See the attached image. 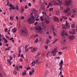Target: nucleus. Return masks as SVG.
Returning a JSON list of instances; mask_svg holds the SVG:
<instances>
[{
	"label": "nucleus",
	"instance_id": "1",
	"mask_svg": "<svg viewBox=\"0 0 77 77\" xmlns=\"http://www.w3.org/2000/svg\"><path fill=\"white\" fill-rule=\"evenodd\" d=\"M53 3L54 5H61L62 4V2L59 0H57L56 1L55 0H53V1H51L48 4V6H53Z\"/></svg>",
	"mask_w": 77,
	"mask_h": 77
},
{
	"label": "nucleus",
	"instance_id": "2",
	"mask_svg": "<svg viewBox=\"0 0 77 77\" xmlns=\"http://www.w3.org/2000/svg\"><path fill=\"white\" fill-rule=\"evenodd\" d=\"M20 34L21 35L24 36H26L27 34H28V32L26 28L24 27L20 31Z\"/></svg>",
	"mask_w": 77,
	"mask_h": 77
},
{
	"label": "nucleus",
	"instance_id": "3",
	"mask_svg": "<svg viewBox=\"0 0 77 77\" xmlns=\"http://www.w3.org/2000/svg\"><path fill=\"white\" fill-rule=\"evenodd\" d=\"M35 30L37 31L40 34H42L43 33V30L41 27V26H38L35 29Z\"/></svg>",
	"mask_w": 77,
	"mask_h": 77
},
{
	"label": "nucleus",
	"instance_id": "4",
	"mask_svg": "<svg viewBox=\"0 0 77 77\" xmlns=\"http://www.w3.org/2000/svg\"><path fill=\"white\" fill-rule=\"evenodd\" d=\"M27 21H28V23H29V24H31V23H34L35 22L34 18L33 17V15H32L31 17L27 19Z\"/></svg>",
	"mask_w": 77,
	"mask_h": 77
},
{
	"label": "nucleus",
	"instance_id": "5",
	"mask_svg": "<svg viewBox=\"0 0 77 77\" xmlns=\"http://www.w3.org/2000/svg\"><path fill=\"white\" fill-rule=\"evenodd\" d=\"M71 14H72L73 15H76L77 14V10L76 9H73L72 11L71 12H69L68 13V15H70Z\"/></svg>",
	"mask_w": 77,
	"mask_h": 77
},
{
	"label": "nucleus",
	"instance_id": "6",
	"mask_svg": "<svg viewBox=\"0 0 77 77\" xmlns=\"http://www.w3.org/2000/svg\"><path fill=\"white\" fill-rule=\"evenodd\" d=\"M70 26L69 25V23L67 21L66 22V25H63V29H69Z\"/></svg>",
	"mask_w": 77,
	"mask_h": 77
},
{
	"label": "nucleus",
	"instance_id": "7",
	"mask_svg": "<svg viewBox=\"0 0 77 77\" xmlns=\"http://www.w3.org/2000/svg\"><path fill=\"white\" fill-rule=\"evenodd\" d=\"M57 52V48H55L52 51L51 54L53 55V56H56V54Z\"/></svg>",
	"mask_w": 77,
	"mask_h": 77
},
{
	"label": "nucleus",
	"instance_id": "8",
	"mask_svg": "<svg viewBox=\"0 0 77 77\" xmlns=\"http://www.w3.org/2000/svg\"><path fill=\"white\" fill-rule=\"evenodd\" d=\"M29 49H31V51L32 53H35V52L36 51V50H37L36 48L33 47H30L29 48Z\"/></svg>",
	"mask_w": 77,
	"mask_h": 77
},
{
	"label": "nucleus",
	"instance_id": "9",
	"mask_svg": "<svg viewBox=\"0 0 77 77\" xmlns=\"http://www.w3.org/2000/svg\"><path fill=\"white\" fill-rule=\"evenodd\" d=\"M65 35H66V36H68V34L66 32V31L65 30H63V31L62 34V37L63 38H65Z\"/></svg>",
	"mask_w": 77,
	"mask_h": 77
},
{
	"label": "nucleus",
	"instance_id": "10",
	"mask_svg": "<svg viewBox=\"0 0 77 77\" xmlns=\"http://www.w3.org/2000/svg\"><path fill=\"white\" fill-rule=\"evenodd\" d=\"M45 21L46 24H48V23H50V20H50V18H49V17H45Z\"/></svg>",
	"mask_w": 77,
	"mask_h": 77
},
{
	"label": "nucleus",
	"instance_id": "11",
	"mask_svg": "<svg viewBox=\"0 0 77 77\" xmlns=\"http://www.w3.org/2000/svg\"><path fill=\"white\" fill-rule=\"evenodd\" d=\"M69 11H70V10L69 8V7L67 8L66 9L64 10L63 11V12L64 14H66L67 12H68V13L69 12Z\"/></svg>",
	"mask_w": 77,
	"mask_h": 77
},
{
	"label": "nucleus",
	"instance_id": "12",
	"mask_svg": "<svg viewBox=\"0 0 77 77\" xmlns=\"http://www.w3.org/2000/svg\"><path fill=\"white\" fill-rule=\"evenodd\" d=\"M71 0H66L65 1V3L66 5H69L70 4H71Z\"/></svg>",
	"mask_w": 77,
	"mask_h": 77
},
{
	"label": "nucleus",
	"instance_id": "13",
	"mask_svg": "<svg viewBox=\"0 0 77 77\" xmlns=\"http://www.w3.org/2000/svg\"><path fill=\"white\" fill-rule=\"evenodd\" d=\"M34 72H35V69H32V71H30L29 73V75L32 76V74H34Z\"/></svg>",
	"mask_w": 77,
	"mask_h": 77
},
{
	"label": "nucleus",
	"instance_id": "14",
	"mask_svg": "<svg viewBox=\"0 0 77 77\" xmlns=\"http://www.w3.org/2000/svg\"><path fill=\"white\" fill-rule=\"evenodd\" d=\"M69 33L70 34H72V35H74L75 33V31L74 29H73L72 31H69Z\"/></svg>",
	"mask_w": 77,
	"mask_h": 77
},
{
	"label": "nucleus",
	"instance_id": "15",
	"mask_svg": "<svg viewBox=\"0 0 77 77\" xmlns=\"http://www.w3.org/2000/svg\"><path fill=\"white\" fill-rule=\"evenodd\" d=\"M68 38L71 41H72L75 38V36L73 35H70L69 36Z\"/></svg>",
	"mask_w": 77,
	"mask_h": 77
},
{
	"label": "nucleus",
	"instance_id": "16",
	"mask_svg": "<svg viewBox=\"0 0 77 77\" xmlns=\"http://www.w3.org/2000/svg\"><path fill=\"white\" fill-rule=\"evenodd\" d=\"M10 59H8V62H9L10 65H11V64H12V62L11 61V60H12L13 58L12 57H10Z\"/></svg>",
	"mask_w": 77,
	"mask_h": 77
},
{
	"label": "nucleus",
	"instance_id": "17",
	"mask_svg": "<svg viewBox=\"0 0 77 77\" xmlns=\"http://www.w3.org/2000/svg\"><path fill=\"white\" fill-rule=\"evenodd\" d=\"M53 18L54 21H57V22H59V20H58V18L56 16H54L53 17Z\"/></svg>",
	"mask_w": 77,
	"mask_h": 77
},
{
	"label": "nucleus",
	"instance_id": "18",
	"mask_svg": "<svg viewBox=\"0 0 77 77\" xmlns=\"http://www.w3.org/2000/svg\"><path fill=\"white\" fill-rule=\"evenodd\" d=\"M19 54L18 55V57H19L20 56V54L21 53V48H20L19 47Z\"/></svg>",
	"mask_w": 77,
	"mask_h": 77
},
{
	"label": "nucleus",
	"instance_id": "19",
	"mask_svg": "<svg viewBox=\"0 0 77 77\" xmlns=\"http://www.w3.org/2000/svg\"><path fill=\"white\" fill-rule=\"evenodd\" d=\"M9 6L10 8H9L10 10H12V9L13 8V5L12 4H9Z\"/></svg>",
	"mask_w": 77,
	"mask_h": 77
},
{
	"label": "nucleus",
	"instance_id": "20",
	"mask_svg": "<svg viewBox=\"0 0 77 77\" xmlns=\"http://www.w3.org/2000/svg\"><path fill=\"white\" fill-rule=\"evenodd\" d=\"M42 26L44 29H45L46 28H47V26H46V25H45V24H44V23L42 24Z\"/></svg>",
	"mask_w": 77,
	"mask_h": 77
},
{
	"label": "nucleus",
	"instance_id": "21",
	"mask_svg": "<svg viewBox=\"0 0 77 77\" xmlns=\"http://www.w3.org/2000/svg\"><path fill=\"white\" fill-rule=\"evenodd\" d=\"M51 51H49V52L46 55V56L47 57H48V56H50V55H51Z\"/></svg>",
	"mask_w": 77,
	"mask_h": 77
},
{
	"label": "nucleus",
	"instance_id": "22",
	"mask_svg": "<svg viewBox=\"0 0 77 77\" xmlns=\"http://www.w3.org/2000/svg\"><path fill=\"white\" fill-rule=\"evenodd\" d=\"M30 49V48H27V46H26V47H25V51L26 52H27L28 51V50H29Z\"/></svg>",
	"mask_w": 77,
	"mask_h": 77
},
{
	"label": "nucleus",
	"instance_id": "23",
	"mask_svg": "<svg viewBox=\"0 0 77 77\" xmlns=\"http://www.w3.org/2000/svg\"><path fill=\"white\" fill-rule=\"evenodd\" d=\"M63 60H61L60 61V66H61L63 65Z\"/></svg>",
	"mask_w": 77,
	"mask_h": 77
},
{
	"label": "nucleus",
	"instance_id": "24",
	"mask_svg": "<svg viewBox=\"0 0 77 77\" xmlns=\"http://www.w3.org/2000/svg\"><path fill=\"white\" fill-rule=\"evenodd\" d=\"M13 33H14V32H16V31H17V29L14 28L13 29H12Z\"/></svg>",
	"mask_w": 77,
	"mask_h": 77
},
{
	"label": "nucleus",
	"instance_id": "25",
	"mask_svg": "<svg viewBox=\"0 0 77 77\" xmlns=\"http://www.w3.org/2000/svg\"><path fill=\"white\" fill-rule=\"evenodd\" d=\"M56 14L57 15H60V12L59 11H57L56 12Z\"/></svg>",
	"mask_w": 77,
	"mask_h": 77
},
{
	"label": "nucleus",
	"instance_id": "26",
	"mask_svg": "<svg viewBox=\"0 0 77 77\" xmlns=\"http://www.w3.org/2000/svg\"><path fill=\"white\" fill-rule=\"evenodd\" d=\"M50 42V40L49 39H47V41L46 42V44H48V43Z\"/></svg>",
	"mask_w": 77,
	"mask_h": 77
},
{
	"label": "nucleus",
	"instance_id": "27",
	"mask_svg": "<svg viewBox=\"0 0 77 77\" xmlns=\"http://www.w3.org/2000/svg\"><path fill=\"white\" fill-rule=\"evenodd\" d=\"M27 75V74H26V71H25V72L22 73V75Z\"/></svg>",
	"mask_w": 77,
	"mask_h": 77
},
{
	"label": "nucleus",
	"instance_id": "28",
	"mask_svg": "<svg viewBox=\"0 0 77 77\" xmlns=\"http://www.w3.org/2000/svg\"><path fill=\"white\" fill-rule=\"evenodd\" d=\"M36 62H35V61L32 62V66H34L35 65V64H36Z\"/></svg>",
	"mask_w": 77,
	"mask_h": 77
},
{
	"label": "nucleus",
	"instance_id": "29",
	"mask_svg": "<svg viewBox=\"0 0 77 77\" xmlns=\"http://www.w3.org/2000/svg\"><path fill=\"white\" fill-rule=\"evenodd\" d=\"M62 18H63V19H64V20H67V19L68 18V17L66 16H62Z\"/></svg>",
	"mask_w": 77,
	"mask_h": 77
},
{
	"label": "nucleus",
	"instance_id": "30",
	"mask_svg": "<svg viewBox=\"0 0 77 77\" xmlns=\"http://www.w3.org/2000/svg\"><path fill=\"white\" fill-rule=\"evenodd\" d=\"M35 63H36L39 64V63H40V62H39V61H38V60H35Z\"/></svg>",
	"mask_w": 77,
	"mask_h": 77
},
{
	"label": "nucleus",
	"instance_id": "31",
	"mask_svg": "<svg viewBox=\"0 0 77 77\" xmlns=\"http://www.w3.org/2000/svg\"><path fill=\"white\" fill-rule=\"evenodd\" d=\"M61 42L62 44H65V40H62Z\"/></svg>",
	"mask_w": 77,
	"mask_h": 77
},
{
	"label": "nucleus",
	"instance_id": "32",
	"mask_svg": "<svg viewBox=\"0 0 77 77\" xmlns=\"http://www.w3.org/2000/svg\"><path fill=\"white\" fill-rule=\"evenodd\" d=\"M10 19L11 21H13L14 20V17L12 16H11L10 17Z\"/></svg>",
	"mask_w": 77,
	"mask_h": 77
},
{
	"label": "nucleus",
	"instance_id": "33",
	"mask_svg": "<svg viewBox=\"0 0 77 77\" xmlns=\"http://www.w3.org/2000/svg\"><path fill=\"white\" fill-rule=\"evenodd\" d=\"M58 40H59V39H55L52 43V44H54V43H55V42H57V41Z\"/></svg>",
	"mask_w": 77,
	"mask_h": 77
},
{
	"label": "nucleus",
	"instance_id": "34",
	"mask_svg": "<svg viewBox=\"0 0 77 77\" xmlns=\"http://www.w3.org/2000/svg\"><path fill=\"white\" fill-rule=\"evenodd\" d=\"M43 17H44L42 16H41L40 17V20L42 21H44V19L43 18Z\"/></svg>",
	"mask_w": 77,
	"mask_h": 77
},
{
	"label": "nucleus",
	"instance_id": "35",
	"mask_svg": "<svg viewBox=\"0 0 77 77\" xmlns=\"http://www.w3.org/2000/svg\"><path fill=\"white\" fill-rule=\"evenodd\" d=\"M51 30L52 31H54V30H55L54 28V27L53 26H51Z\"/></svg>",
	"mask_w": 77,
	"mask_h": 77
},
{
	"label": "nucleus",
	"instance_id": "36",
	"mask_svg": "<svg viewBox=\"0 0 77 77\" xmlns=\"http://www.w3.org/2000/svg\"><path fill=\"white\" fill-rule=\"evenodd\" d=\"M16 10H17V11H19V7H18V5H17L16 6Z\"/></svg>",
	"mask_w": 77,
	"mask_h": 77
},
{
	"label": "nucleus",
	"instance_id": "37",
	"mask_svg": "<svg viewBox=\"0 0 77 77\" xmlns=\"http://www.w3.org/2000/svg\"><path fill=\"white\" fill-rule=\"evenodd\" d=\"M13 73H14L15 75H17V72L16 71V70H14L13 71Z\"/></svg>",
	"mask_w": 77,
	"mask_h": 77
},
{
	"label": "nucleus",
	"instance_id": "38",
	"mask_svg": "<svg viewBox=\"0 0 77 77\" xmlns=\"http://www.w3.org/2000/svg\"><path fill=\"white\" fill-rule=\"evenodd\" d=\"M41 54V52H38L37 54V56H40Z\"/></svg>",
	"mask_w": 77,
	"mask_h": 77
},
{
	"label": "nucleus",
	"instance_id": "39",
	"mask_svg": "<svg viewBox=\"0 0 77 77\" xmlns=\"http://www.w3.org/2000/svg\"><path fill=\"white\" fill-rule=\"evenodd\" d=\"M72 28H74L75 27V24H73L71 26Z\"/></svg>",
	"mask_w": 77,
	"mask_h": 77
},
{
	"label": "nucleus",
	"instance_id": "40",
	"mask_svg": "<svg viewBox=\"0 0 77 77\" xmlns=\"http://www.w3.org/2000/svg\"><path fill=\"white\" fill-rule=\"evenodd\" d=\"M19 67L18 66H17L16 67V69L17 71H18L19 70Z\"/></svg>",
	"mask_w": 77,
	"mask_h": 77
},
{
	"label": "nucleus",
	"instance_id": "41",
	"mask_svg": "<svg viewBox=\"0 0 77 77\" xmlns=\"http://www.w3.org/2000/svg\"><path fill=\"white\" fill-rule=\"evenodd\" d=\"M60 67L59 68L60 70L61 71V70H62V69L63 68V67H62V66H60Z\"/></svg>",
	"mask_w": 77,
	"mask_h": 77
},
{
	"label": "nucleus",
	"instance_id": "42",
	"mask_svg": "<svg viewBox=\"0 0 77 77\" xmlns=\"http://www.w3.org/2000/svg\"><path fill=\"white\" fill-rule=\"evenodd\" d=\"M38 41V38H37L35 41V43H37Z\"/></svg>",
	"mask_w": 77,
	"mask_h": 77
},
{
	"label": "nucleus",
	"instance_id": "43",
	"mask_svg": "<svg viewBox=\"0 0 77 77\" xmlns=\"http://www.w3.org/2000/svg\"><path fill=\"white\" fill-rule=\"evenodd\" d=\"M4 31L5 32H8V28H5Z\"/></svg>",
	"mask_w": 77,
	"mask_h": 77
},
{
	"label": "nucleus",
	"instance_id": "44",
	"mask_svg": "<svg viewBox=\"0 0 77 77\" xmlns=\"http://www.w3.org/2000/svg\"><path fill=\"white\" fill-rule=\"evenodd\" d=\"M24 8H21V11H22V12H23V11H24Z\"/></svg>",
	"mask_w": 77,
	"mask_h": 77
},
{
	"label": "nucleus",
	"instance_id": "45",
	"mask_svg": "<svg viewBox=\"0 0 77 77\" xmlns=\"http://www.w3.org/2000/svg\"><path fill=\"white\" fill-rule=\"evenodd\" d=\"M43 14L45 15V17H48V16H46V13H44V12H43Z\"/></svg>",
	"mask_w": 77,
	"mask_h": 77
},
{
	"label": "nucleus",
	"instance_id": "46",
	"mask_svg": "<svg viewBox=\"0 0 77 77\" xmlns=\"http://www.w3.org/2000/svg\"><path fill=\"white\" fill-rule=\"evenodd\" d=\"M37 36H38V34H37L36 35H35L34 36V38H36V37H37Z\"/></svg>",
	"mask_w": 77,
	"mask_h": 77
},
{
	"label": "nucleus",
	"instance_id": "47",
	"mask_svg": "<svg viewBox=\"0 0 77 77\" xmlns=\"http://www.w3.org/2000/svg\"><path fill=\"white\" fill-rule=\"evenodd\" d=\"M9 48H11V47H9V48H8L5 49V50H9Z\"/></svg>",
	"mask_w": 77,
	"mask_h": 77
},
{
	"label": "nucleus",
	"instance_id": "48",
	"mask_svg": "<svg viewBox=\"0 0 77 77\" xmlns=\"http://www.w3.org/2000/svg\"><path fill=\"white\" fill-rule=\"evenodd\" d=\"M58 54H60V55H62V53L60 52L58 53Z\"/></svg>",
	"mask_w": 77,
	"mask_h": 77
},
{
	"label": "nucleus",
	"instance_id": "49",
	"mask_svg": "<svg viewBox=\"0 0 77 77\" xmlns=\"http://www.w3.org/2000/svg\"><path fill=\"white\" fill-rule=\"evenodd\" d=\"M53 8H50L49 11H53Z\"/></svg>",
	"mask_w": 77,
	"mask_h": 77
},
{
	"label": "nucleus",
	"instance_id": "50",
	"mask_svg": "<svg viewBox=\"0 0 77 77\" xmlns=\"http://www.w3.org/2000/svg\"><path fill=\"white\" fill-rule=\"evenodd\" d=\"M12 9L13 10L16 9V7H13L12 8Z\"/></svg>",
	"mask_w": 77,
	"mask_h": 77
},
{
	"label": "nucleus",
	"instance_id": "51",
	"mask_svg": "<svg viewBox=\"0 0 77 77\" xmlns=\"http://www.w3.org/2000/svg\"><path fill=\"white\" fill-rule=\"evenodd\" d=\"M18 67L19 68H20L21 69V68H23V66H18Z\"/></svg>",
	"mask_w": 77,
	"mask_h": 77
},
{
	"label": "nucleus",
	"instance_id": "52",
	"mask_svg": "<svg viewBox=\"0 0 77 77\" xmlns=\"http://www.w3.org/2000/svg\"><path fill=\"white\" fill-rule=\"evenodd\" d=\"M35 20L38 21H39V20H40V19H39L37 18L35 19Z\"/></svg>",
	"mask_w": 77,
	"mask_h": 77
},
{
	"label": "nucleus",
	"instance_id": "53",
	"mask_svg": "<svg viewBox=\"0 0 77 77\" xmlns=\"http://www.w3.org/2000/svg\"><path fill=\"white\" fill-rule=\"evenodd\" d=\"M21 20H23L24 19V17L23 16H22L21 17Z\"/></svg>",
	"mask_w": 77,
	"mask_h": 77
},
{
	"label": "nucleus",
	"instance_id": "54",
	"mask_svg": "<svg viewBox=\"0 0 77 77\" xmlns=\"http://www.w3.org/2000/svg\"><path fill=\"white\" fill-rule=\"evenodd\" d=\"M74 15H75L72 14V15L71 16V17L72 18H74Z\"/></svg>",
	"mask_w": 77,
	"mask_h": 77
},
{
	"label": "nucleus",
	"instance_id": "55",
	"mask_svg": "<svg viewBox=\"0 0 77 77\" xmlns=\"http://www.w3.org/2000/svg\"><path fill=\"white\" fill-rule=\"evenodd\" d=\"M21 57L22 58H24V56H23V54H22L21 56Z\"/></svg>",
	"mask_w": 77,
	"mask_h": 77
},
{
	"label": "nucleus",
	"instance_id": "56",
	"mask_svg": "<svg viewBox=\"0 0 77 77\" xmlns=\"http://www.w3.org/2000/svg\"><path fill=\"white\" fill-rule=\"evenodd\" d=\"M9 2H7V6H9Z\"/></svg>",
	"mask_w": 77,
	"mask_h": 77
},
{
	"label": "nucleus",
	"instance_id": "57",
	"mask_svg": "<svg viewBox=\"0 0 77 77\" xmlns=\"http://www.w3.org/2000/svg\"><path fill=\"white\" fill-rule=\"evenodd\" d=\"M53 33L54 35V36H56V34L55 33H54V32H53Z\"/></svg>",
	"mask_w": 77,
	"mask_h": 77
},
{
	"label": "nucleus",
	"instance_id": "58",
	"mask_svg": "<svg viewBox=\"0 0 77 77\" xmlns=\"http://www.w3.org/2000/svg\"><path fill=\"white\" fill-rule=\"evenodd\" d=\"M62 72H60V73L59 75H62Z\"/></svg>",
	"mask_w": 77,
	"mask_h": 77
},
{
	"label": "nucleus",
	"instance_id": "59",
	"mask_svg": "<svg viewBox=\"0 0 77 77\" xmlns=\"http://www.w3.org/2000/svg\"><path fill=\"white\" fill-rule=\"evenodd\" d=\"M45 48L46 49H48V46L47 45V46H45Z\"/></svg>",
	"mask_w": 77,
	"mask_h": 77
},
{
	"label": "nucleus",
	"instance_id": "60",
	"mask_svg": "<svg viewBox=\"0 0 77 77\" xmlns=\"http://www.w3.org/2000/svg\"><path fill=\"white\" fill-rule=\"evenodd\" d=\"M18 26L19 27H20V23L18 24Z\"/></svg>",
	"mask_w": 77,
	"mask_h": 77
},
{
	"label": "nucleus",
	"instance_id": "61",
	"mask_svg": "<svg viewBox=\"0 0 77 77\" xmlns=\"http://www.w3.org/2000/svg\"><path fill=\"white\" fill-rule=\"evenodd\" d=\"M29 6H31L32 5L30 3H29V5H28Z\"/></svg>",
	"mask_w": 77,
	"mask_h": 77
},
{
	"label": "nucleus",
	"instance_id": "62",
	"mask_svg": "<svg viewBox=\"0 0 77 77\" xmlns=\"http://www.w3.org/2000/svg\"><path fill=\"white\" fill-rule=\"evenodd\" d=\"M6 38H7V39H9V37L7 36H6Z\"/></svg>",
	"mask_w": 77,
	"mask_h": 77
},
{
	"label": "nucleus",
	"instance_id": "63",
	"mask_svg": "<svg viewBox=\"0 0 77 77\" xmlns=\"http://www.w3.org/2000/svg\"><path fill=\"white\" fill-rule=\"evenodd\" d=\"M38 23V22L36 21L34 25H36V24H37Z\"/></svg>",
	"mask_w": 77,
	"mask_h": 77
},
{
	"label": "nucleus",
	"instance_id": "64",
	"mask_svg": "<svg viewBox=\"0 0 77 77\" xmlns=\"http://www.w3.org/2000/svg\"><path fill=\"white\" fill-rule=\"evenodd\" d=\"M20 62H23V59H22L21 58L20 59Z\"/></svg>",
	"mask_w": 77,
	"mask_h": 77
}]
</instances>
